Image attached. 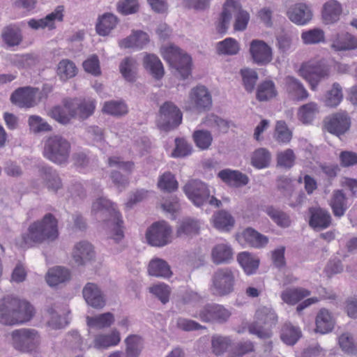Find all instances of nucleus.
Listing matches in <instances>:
<instances>
[{"label":"nucleus","mask_w":357,"mask_h":357,"mask_svg":"<svg viewBox=\"0 0 357 357\" xmlns=\"http://www.w3.org/2000/svg\"><path fill=\"white\" fill-rule=\"evenodd\" d=\"M192 137L196 145L202 150L208 149L213 141L212 135L208 130H196L193 132Z\"/></svg>","instance_id":"56"},{"label":"nucleus","mask_w":357,"mask_h":357,"mask_svg":"<svg viewBox=\"0 0 357 357\" xmlns=\"http://www.w3.org/2000/svg\"><path fill=\"white\" fill-rule=\"evenodd\" d=\"M62 7H57L55 10L47 15L45 17L39 20L31 19L28 22V25L33 29H45L46 27L53 29L54 26V21L58 20L62 21Z\"/></svg>","instance_id":"26"},{"label":"nucleus","mask_w":357,"mask_h":357,"mask_svg":"<svg viewBox=\"0 0 357 357\" xmlns=\"http://www.w3.org/2000/svg\"><path fill=\"white\" fill-rule=\"evenodd\" d=\"M218 176L222 181L231 185H245L249 181V178L245 174L239 171L229 169L220 171Z\"/></svg>","instance_id":"27"},{"label":"nucleus","mask_w":357,"mask_h":357,"mask_svg":"<svg viewBox=\"0 0 357 357\" xmlns=\"http://www.w3.org/2000/svg\"><path fill=\"white\" fill-rule=\"evenodd\" d=\"M95 257V252L91 243L81 241L75 245L73 258L77 266H84Z\"/></svg>","instance_id":"23"},{"label":"nucleus","mask_w":357,"mask_h":357,"mask_svg":"<svg viewBox=\"0 0 357 357\" xmlns=\"http://www.w3.org/2000/svg\"><path fill=\"white\" fill-rule=\"evenodd\" d=\"M200 225L197 220L186 218L178 225L176 235L178 237L192 236L199 234Z\"/></svg>","instance_id":"35"},{"label":"nucleus","mask_w":357,"mask_h":357,"mask_svg":"<svg viewBox=\"0 0 357 357\" xmlns=\"http://www.w3.org/2000/svg\"><path fill=\"white\" fill-rule=\"evenodd\" d=\"M301 38L306 45L317 44L324 40V32L320 29H312L303 32Z\"/></svg>","instance_id":"61"},{"label":"nucleus","mask_w":357,"mask_h":357,"mask_svg":"<svg viewBox=\"0 0 357 357\" xmlns=\"http://www.w3.org/2000/svg\"><path fill=\"white\" fill-rule=\"evenodd\" d=\"M310 225L316 230H321L329 227L331 222L330 213L321 208L311 209Z\"/></svg>","instance_id":"29"},{"label":"nucleus","mask_w":357,"mask_h":357,"mask_svg":"<svg viewBox=\"0 0 357 357\" xmlns=\"http://www.w3.org/2000/svg\"><path fill=\"white\" fill-rule=\"evenodd\" d=\"M71 151V145L68 139L58 135L47 137L43 142V155L58 165L68 163Z\"/></svg>","instance_id":"3"},{"label":"nucleus","mask_w":357,"mask_h":357,"mask_svg":"<svg viewBox=\"0 0 357 357\" xmlns=\"http://www.w3.org/2000/svg\"><path fill=\"white\" fill-rule=\"evenodd\" d=\"M203 123L208 127L216 128L222 132H227L229 128V122L217 115L211 114L206 116Z\"/></svg>","instance_id":"57"},{"label":"nucleus","mask_w":357,"mask_h":357,"mask_svg":"<svg viewBox=\"0 0 357 357\" xmlns=\"http://www.w3.org/2000/svg\"><path fill=\"white\" fill-rule=\"evenodd\" d=\"M232 14L234 15L235 22L234 28L236 31H243L246 29L250 20L249 13L243 10L240 3L234 0H227L224 4L223 11L221 13L220 22L218 26V31L220 33L226 32Z\"/></svg>","instance_id":"5"},{"label":"nucleus","mask_w":357,"mask_h":357,"mask_svg":"<svg viewBox=\"0 0 357 357\" xmlns=\"http://www.w3.org/2000/svg\"><path fill=\"white\" fill-rule=\"evenodd\" d=\"M164 59L170 66L175 68L183 79H187L191 74V57L182 52L178 47L170 45L163 49Z\"/></svg>","instance_id":"11"},{"label":"nucleus","mask_w":357,"mask_h":357,"mask_svg":"<svg viewBox=\"0 0 357 357\" xmlns=\"http://www.w3.org/2000/svg\"><path fill=\"white\" fill-rule=\"evenodd\" d=\"M318 112L317 105L314 102H308L302 105L298 112L299 119L303 123H308L312 121L315 114Z\"/></svg>","instance_id":"51"},{"label":"nucleus","mask_w":357,"mask_h":357,"mask_svg":"<svg viewBox=\"0 0 357 357\" xmlns=\"http://www.w3.org/2000/svg\"><path fill=\"white\" fill-rule=\"evenodd\" d=\"M103 112L112 116H123L128 112L125 103L118 101H109L105 103L102 108Z\"/></svg>","instance_id":"60"},{"label":"nucleus","mask_w":357,"mask_h":357,"mask_svg":"<svg viewBox=\"0 0 357 357\" xmlns=\"http://www.w3.org/2000/svg\"><path fill=\"white\" fill-rule=\"evenodd\" d=\"M1 38L8 47L17 46L22 40L21 30L14 24L8 25L3 29Z\"/></svg>","instance_id":"33"},{"label":"nucleus","mask_w":357,"mask_h":357,"mask_svg":"<svg viewBox=\"0 0 357 357\" xmlns=\"http://www.w3.org/2000/svg\"><path fill=\"white\" fill-rule=\"evenodd\" d=\"M243 237L245 242L251 247L261 248L268 243V238L251 227L245 229L243 231Z\"/></svg>","instance_id":"36"},{"label":"nucleus","mask_w":357,"mask_h":357,"mask_svg":"<svg viewBox=\"0 0 357 357\" xmlns=\"http://www.w3.org/2000/svg\"><path fill=\"white\" fill-rule=\"evenodd\" d=\"M274 137L279 143H289L292 138V132L284 121H278L275 126Z\"/></svg>","instance_id":"52"},{"label":"nucleus","mask_w":357,"mask_h":357,"mask_svg":"<svg viewBox=\"0 0 357 357\" xmlns=\"http://www.w3.org/2000/svg\"><path fill=\"white\" fill-rule=\"evenodd\" d=\"M10 100L20 107L30 108L41 101V95L39 89L26 86L15 90L10 96Z\"/></svg>","instance_id":"16"},{"label":"nucleus","mask_w":357,"mask_h":357,"mask_svg":"<svg viewBox=\"0 0 357 357\" xmlns=\"http://www.w3.org/2000/svg\"><path fill=\"white\" fill-rule=\"evenodd\" d=\"M38 176L50 191L56 192L62 188L61 179L56 171L52 167H40L38 169Z\"/></svg>","instance_id":"22"},{"label":"nucleus","mask_w":357,"mask_h":357,"mask_svg":"<svg viewBox=\"0 0 357 357\" xmlns=\"http://www.w3.org/2000/svg\"><path fill=\"white\" fill-rule=\"evenodd\" d=\"M342 97V87L335 82L333 84L332 89L326 93L325 105L331 107H336L341 102Z\"/></svg>","instance_id":"53"},{"label":"nucleus","mask_w":357,"mask_h":357,"mask_svg":"<svg viewBox=\"0 0 357 357\" xmlns=\"http://www.w3.org/2000/svg\"><path fill=\"white\" fill-rule=\"evenodd\" d=\"M82 296L86 304L95 309H102L106 304L104 293L93 282H87L82 289Z\"/></svg>","instance_id":"19"},{"label":"nucleus","mask_w":357,"mask_h":357,"mask_svg":"<svg viewBox=\"0 0 357 357\" xmlns=\"http://www.w3.org/2000/svg\"><path fill=\"white\" fill-rule=\"evenodd\" d=\"M278 321V316L271 307L266 306L258 308L255 312V321L248 326L250 333L261 339H267L272 335L271 328Z\"/></svg>","instance_id":"6"},{"label":"nucleus","mask_w":357,"mask_h":357,"mask_svg":"<svg viewBox=\"0 0 357 357\" xmlns=\"http://www.w3.org/2000/svg\"><path fill=\"white\" fill-rule=\"evenodd\" d=\"M284 84L287 92L293 99L301 101L308 98L307 91L297 78L293 76H287L284 78Z\"/></svg>","instance_id":"25"},{"label":"nucleus","mask_w":357,"mask_h":357,"mask_svg":"<svg viewBox=\"0 0 357 357\" xmlns=\"http://www.w3.org/2000/svg\"><path fill=\"white\" fill-rule=\"evenodd\" d=\"M92 212L98 215V218L108 222L114 226L112 238L116 242L120 241L123 238V220L121 219L119 213L116 211L109 200L104 197L98 199L93 203Z\"/></svg>","instance_id":"4"},{"label":"nucleus","mask_w":357,"mask_h":357,"mask_svg":"<svg viewBox=\"0 0 357 357\" xmlns=\"http://www.w3.org/2000/svg\"><path fill=\"white\" fill-rule=\"evenodd\" d=\"M59 234L58 222L52 213H47L42 220L32 222L26 232L22 234L20 246L31 248L36 245L54 241Z\"/></svg>","instance_id":"1"},{"label":"nucleus","mask_w":357,"mask_h":357,"mask_svg":"<svg viewBox=\"0 0 357 357\" xmlns=\"http://www.w3.org/2000/svg\"><path fill=\"white\" fill-rule=\"evenodd\" d=\"M214 226L218 229L229 230L234 224L233 217L225 211H220L213 215Z\"/></svg>","instance_id":"48"},{"label":"nucleus","mask_w":357,"mask_h":357,"mask_svg":"<svg viewBox=\"0 0 357 357\" xmlns=\"http://www.w3.org/2000/svg\"><path fill=\"white\" fill-rule=\"evenodd\" d=\"M182 121V113L180 109L172 102L166 101L160 107L159 117L157 121L158 128L169 131L177 128Z\"/></svg>","instance_id":"12"},{"label":"nucleus","mask_w":357,"mask_h":357,"mask_svg":"<svg viewBox=\"0 0 357 357\" xmlns=\"http://www.w3.org/2000/svg\"><path fill=\"white\" fill-rule=\"evenodd\" d=\"M237 261L248 275L255 273L259 264V260L254 259L251 255L247 252L238 254Z\"/></svg>","instance_id":"46"},{"label":"nucleus","mask_w":357,"mask_h":357,"mask_svg":"<svg viewBox=\"0 0 357 357\" xmlns=\"http://www.w3.org/2000/svg\"><path fill=\"white\" fill-rule=\"evenodd\" d=\"M210 291L213 296L223 297L234 290L235 275L231 268H219L211 276Z\"/></svg>","instance_id":"8"},{"label":"nucleus","mask_w":357,"mask_h":357,"mask_svg":"<svg viewBox=\"0 0 357 357\" xmlns=\"http://www.w3.org/2000/svg\"><path fill=\"white\" fill-rule=\"evenodd\" d=\"M351 119L346 112L335 113L324 119V128L330 133L340 137L350 128Z\"/></svg>","instance_id":"17"},{"label":"nucleus","mask_w":357,"mask_h":357,"mask_svg":"<svg viewBox=\"0 0 357 357\" xmlns=\"http://www.w3.org/2000/svg\"><path fill=\"white\" fill-rule=\"evenodd\" d=\"M301 336V331L296 327L285 324L281 333V339L289 345L294 344Z\"/></svg>","instance_id":"58"},{"label":"nucleus","mask_w":357,"mask_h":357,"mask_svg":"<svg viewBox=\"0 0 357 357\" xmlns=\"http://www.w3.org/2000/svg\"><path fill=\"white\" fill-rule=\"evenodd\" d=\"M64 105L71 117H78L82 120L91 116L96 107L94 101L91 100H66Z\"/></svg>","instance_id":"18"},{"label":"nucleus","mask_w":357,"mask_h":357,"mask_svg":"<svg viewBox=\"0 0 357 357\" xmlns=\"http://www.w3.org/2000/svg\"><path fill=\"white\" fill-rule=\"evenodd\" d=\"M250 53L253 61L257 65L264 66L273 59L271 47L264 41L253 40L250 45Z\"/></svg>","instance_id":"20"},{"label":"nucleus","mask_w":357,"mask_h":357,"mask_svg":"<svg viewBox=\"0 0 357 357\" xmlns=\"http://www.w3.org/2000/svg\"><path fill=\"white\" fill-rule=\"evenodd\" d=\"M70 278V273L67 268L58 266L49 270L46 280L50 286H56L60 283L65 282Z\"/></svg>","instance_id":"38"},{"label":"nucleus","mask_w":357,"mask_h":357,"mask_svg":"<svg viewBox=\"0 0 357 357\" xmlns=\"http://www.w3.org/2000/svg\"><path fill=\"white\" fill-rule=\"evenodd\" d=\"M127 357H139L142 349V340L137 335H130L126 340Z\"/></svg>","instance_id":"49"},{"label":"nucleus","mask_w":357,"mask_h":357,"mask_svg":"<svg viewBox=\"0 0 357 357\" xmlns=\"http://www.w3.org/2000/svg\"><path fill=\"white\" fill-rule=\"evenodd\" d=\"M341 4L336 0H330L323 6L322 17L326 24H333L337 22L342 13Z\"/></svg>","instance_id":"30"},{"label":"nucleus","mask_w":357,"mask_h":357,"mask_svg":"<svg viewBox=\"0 0 357 357\" xmlns=\"http://www.w3.org/2000/svg\"><path fill=\"white\" fill-rule=\"evenodd\" d=\"M28 122L31 130L35 133L52 130L50 125L39 116H30Z\"/></svg>","instance_id":"63"},{"label":"nucleus","mask_w":357,"mask_h":357,"mask_svg":"<svg viewBox=\"0 0 357 357\" xmlns=\"http://www.w3.org/2000/svg\"><path fill=\"white\" fill-rule=\"evenodd\" d=\"M119 71L127 82H135L138 71V63L136 59L130 56L124 58L119 64Z\"/></svg>","instance_id":"28"},{"label":"nucleus","mask_w":357,"mask_h":357,"mask_svg":"<svg viewBox=\"0 0 357 357\" xmlns=\"http://www.w3.org/2000/svg\"><path fill=\"white\" fill-rule=\"evenodd\" d=\"M331 47L335 52L356 50L357 37L348 32L336 33L331 37Z\"/></svg>","instance_id":"21"},{"label":"nucleus","mask_w":357,"mask_h":357,"mask_svg":"<svg viewBox=\"0 0 357 357\" xmlns=\"http://www.w3.org/2000/svg\"><path fill=\"white\" fill-rule=\"evenodd\" d=\"M144 66L156 79H160L163 77L165 70L162 63L155 54H146L144 57Z\"/></svg>","instance_id":"32"},{"label":"nucleus","mask_w":357,"mask_h":357,"mask_svg":"<svg viewBox=\"0 0 357 357\" xmlns=\"http://www.w3.org/2000/svg\"><path fill=\"white\" fill-rule=\"evenodd\" d=\"M86 320L89 326L100 329L109 327L114 321V316L111 312H105L95 317H87Z\"/></svg>","instance_id":"44"},{"label":"nucleus","mask_w":357,"mask_h":357,"mask_svg":"<svg viewBox=\"0 0 357 357\" xmlns=\"http://www.w3.org/2000/svg\"><path fill=\"white\" fill-rule=\"evenodd\" d=\"M238 43L232 38H227L218 43L217 51L219 54L234 55L239 51Z\"/></svg>","instance_id":"54"},{"label":"nucleus","mask_w":357,"mask_h":357,"mask_svg":"<svg viewBox=\"0 0 357 357\" xmlns=\"http://www.w3.org/2000/svg\"><path fill=\"white\" fill-rule=\"evenodd\" d=\"M233 257L231 247L227 244L216 245L211 250L213 262L216 265L229 263Z\"/></svg>","instance_id":"31"},{"label":"nucleus","mask_w":357,"mask_h":357,"mask_svg":"<svg viewBox=\"0 0 357 357\" xmlns=\"http://www.w3.org/2000/svg\"><path fill=\"white\" fill-rule=\"evenodd\" d=\"M158 188L165 192H172L178 188V182L170 172H165L159 178Z\"/></svg>","instance_id":"59"},{"label":"nucleus","mask_w":357,"mask_h":357,"mask_svg":"<svg viewBox=\"0 0 357 357\" xmlns=\"http://www.w3.org/2000/svg\"><path fill=\"white\" fill-rule=\"evenodd\" d=\"M77 68L75 64L68 59L61 60L57 66V74L63 80H67L75 76Z\"/></svg>","instance_id":"47"},{"label":"nucleus","mask_w":357,"mask_h":357,"mask_svg":"<svg viewBox=\"0 0 357 357\" xmlns=\"http://www.w3.org/2000/svg\"><path fill=\"white\" fill-rule=\"evenodd\" d=\"M183 190L188 197L197 206H201L208 203L211 206L220 207V200L213 196H210L208 186L199 180H190L183 187Z\"/></svg>","instance_id":"10"},{"label":"nucleus","mask_w":357,"mask_h":357,"mask_svg":"<svg viewBox=\"0 0 357 357\" xmlns=\"http://www.w3.org/2000/svg\"><path fill=\"white\" fill-rule=\"evenodd\" d=\"M316 331L322 334L332 331L334 326V321L327 310L322 309L319 311L316 317Z\"/></svg>","instance_id":"42"},{"label":"nucleus","mask_w":357,"mask_h":357,"mask_svg":"<svg viewBox=\"0 0 357 357\" xmlns=\"http://www.w3.org/2000/svg\"><path fill=\"white\" fill-rule=\"evenodd\" d=\"M266 213L280 227H287L291 224L289 215L278 208L268 206L266 209Z\"/></svg>","instance_id":"50"},{"label":"nucleus","mask_w":357,"mask_h":357,"mask_svg":"<svg viewBox=\"0 0 357 357\" xmlns=\"http://www.w3.org/2000/svg\"><path fill=\"white\" fill-rule=\"evenodd\" d=\"M11 344L15 349L22 353L36 351L40 342L38 332L29 328L15 329L10 334Z\"/></svg>","instance_id":"7"},{"label":"nucleus","mask_w":357,"mask_h":357,"mask_svg":"<svg viewBox=\"0 0 357 357\" xmlns=\"http://www.w3.org/2000/svg\"><path fill=\"white\" fill-rule=\"evenodd\" d=\"M289 20L300 25H303L310 22L312 17V13L310 8L305 3H296L287 11Z\"/></svg>","instance_id":"24"},{"label":"nucleus","mask_w":357,"mask_h":357,"mask_svg":"<svg viewBox=\"0 0 357 357\" xmlns=\"http://www.w3.org/2000/svg\"><path fill=\"white\" fill-rule=\"evenodd\" d=\"M172 228L165 221L153 223L146 231L148 243L157 247H162L171 241Z\"/></svg>","instance_id":"15"},{"label":"nucleus","mask_w":357,"mask_h":357,"mask_svg":"<svg viewBox=\"0 0 357 357\" xmlns=\"http://www.w3.org/2000/svg\"><path fill=\"white\" fill-rule=\"evenodd\" d=\"M276 96V90L272 81L261 83L257 92V98L260 101H266Z\"/></svg>","instance_id":"55"},{"label":"nucleus","mask_w":357,"mask_h":357,"mask_svg":"<svg viewBox=\"0 0 357 357\" xmlns=\"http://www.w3.org/2000/svg\"><path fill=\"white\" fill-rule=\"evenodd\" d=\"M120 333L114 330L108 335H98L93 340V347L96 349H105L109 347L116 345L120 342Z\"/></svg>","instance_id":"41"},{"label":"nucleus","mask_w":357,"mask_h":357,"mask_svg":"<svg viewBox=\"0 0 357 357\" xmlns=\"http://www.w3.org/2000/svg\"><path fill=\"white\" fill-rule=\"evenodd\" d=\"M295 160L296 155L293 150L288 149L278 154L277 164L284 169H290L294 166Z\"/></svg>","instance_id":"62"},{"label":"nucleus","mask_w":357,"mask_h":357,"mask_svg":"<svg viewBox=\"0 0 357 357\" xmlns=\"http://www.w3.org/2000/svg\"><path fill=\"white\" fill-rule=\"evenodd\" d=\"M33 307L28 302L8 295L0 299V324L4 326L22 324L30 321Z\"/></svg>","instance_id":"2"},{"label":"nucleus","mask_w":357,"mask_h":357,"mask_svg":"<svg viewBox=\"0 0 357 357\" xmlns=\"http://www.w3.org/2000/svg\"><path fill=\"white\" fill-rule=\"evenodd\" d=\"M231 315V312L223 305L217 303H208L193 317L204 322L224 324L229 320Z\"/></svg>","instance_id":"13"},{"label":"nucleus","mask_w":357,"mask_h":357,"mask_svg":"<svg viewBox=\"0 0 357 357\" xmlns=\"http://www.w3.org/2000/svg\"><path fill=\"white\" fill-rule=\"evenodd\" d=\"M271 160V154L265 148L256 149L251 157V164L257 169H263L269 166Z\"/></svg>","instance_id":"43"},{"label":"nucleus","mask_w":357,"mask_h":357,"mask_svg":"<svg viewBox=\"0 0 357 357\" xmlns=\"http://www.w3.org/2000/svg\"><path fill=\"white\" fill-rule=\"evenodd\" d=\"M243 82L245 90L252 92L258 79V75L254 70L243 69L241 70Z\"/></svg>","instance_id":"64"},{"label":"nucleus","mask_w":357,"mask_h":357,"mask_svg":"<svg viewBox=\"0 0 357 357\" xmlns=\"http://www.w3.org/2000/svg\"><path fill=\"white\" fill-rule=\"evenodd\" d=\"M189 102L185 105V110L202 112L208 111L212 106V97L208 90L204 86L192 88L189 93Z\"/></svg>","instance_id":"14"},{"label":"nucleus","mask_w":357,"mask_h":357,"mask_svg":"<svg viewBox=\"0 0 357 357\" xmlns=\"http://www.w3.org/2000/svg\"><path fill=\"white\" fill-rule=\"evenodd\" d=\"M148 271L149 275L158 278H168L172 275L167 262L158 258L152 259L149 262Z\"/></svg>","instance_id":"34"},{"label":"nucleus","mask_w":357,"mask_h":357,"mask_svg":"<svg viewBox=\"0 0 357 357\" xmlns=\"http://www.w3.org/2000/svg\"><path fill=\"white\" fill-rule=\"evenodd\" d=\"M310 294V291L303 288H288L282 292L281 298L289 305H295Z\"/></svg>","instance_id":"40"},{"label":"nucleus","mask_w":357,"mask_h":357,"mask_svg":"<svg viewBox=\"0 0 357 357\" xmlns=\"http://www.w3.org/2000/svg\"><path fill=\"white\" fill-rule=\"evenodd\" d=\"M232 341L229 337L214 335L211 337V350L217 356H221L231 345Z\"/></svg>","instance_id":"45"},{"label":"nucleus","mask_w":357,"mask_h":357,"mask_svg":"<svg viewBox=\"0 0 357 357\" xmlns=\"http://www.w3.org/2000/svg\"><path fill=\"white\" fill-rule=\"evenodd\" d=\"M330 205L335 216H342L347 210V198L341 190H334L331 199Z\"/></svg>","instance_id":"39"},{"label":"nucleus","mask_w":357,"mask_h":357,"mask_svg":"<svg viewBox=\"0 0 357 357\" xmlns=\"http://www.w3.org/2000/svg\"><path fill=\"white\" fill-rule=\"evenodd\" d=\"M298 73L316 91L319 82L329 77L330 68L323 60L310 61L301 66Z\"/></svg>","instance_id":"9"},{"label":"nucleus","mask_w":357,"mask_h":357,"mask_svg":"<svg viewBox=\"0 0 357 357\" xmlns=\"http://www.w3.org/2000/svg\"><path fill=\"white\" fill-rule=\"evenodd\" d=\"M118 23L117 17L112 13H105L99 18L96 24V31L100 36H107L114 29Z\"/></svg>","instance_id":"37"}]
</instances>
